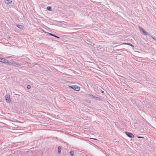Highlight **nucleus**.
I'll use <instances>...</instances> for the list:
<instances>
[{
    "instance_id": "9",
    "label": "nucleus",
    "mask_w": 156,
    "mask_h": 156,
    "mask_svg": "<svg viewBox=\"0 0 156 156\" xmlns=\"http://www.w3.org/2000/svg\"><path fill=\"white\" fill-rule=\"evenodd\" d=\"M58 153H60L61 151V146H59L58 147Z\"/></svg>"
},
{
    "instance_id": "6",
    "label": "nucleus",
    "mask_w": 156,
    "mask_h": 156,
    "mask_svg": "<svg viewBox=\"0 0 156 156\" xmlns=\"http://www.w3.org/2000/svg\"><path fill=\"white\" fill-rule=\"evenodd\" d=\"M88 96H90L91 97H92V98H95L97 100H98V99H100V98H99V97L94 96H93V95H91V94H88Z\"/></svg>"
},
{
    "instance_id": "16",
    "label": "nucleus",
    "mask_w": 156,
    "mask_h": 156,
    "mask_svg": "<svg viewBox=\"0 0 156 156\" xmlns=\"http://www.w3.org/2000/svg\"><path fill=\"white\" fill-rule=\"evenodd\" d=\"M137 137L138 138L140 139V138H144V137L143 136H137Z\"/></svg>"
},
{
    "instance_id": "8",
    "label": "nucleus",
    "mask_w": 156,
    "mask_h": 156,
    "mask_svg": "<svg viewBox=\"0 0 156 156\" xmlns=\"http://www.w3.org/2000/svg\"><path fill=\"white\" fill-rule=\"evenodd\" d=\"M48 34H49V35H50L51 36L54 37H56V38H60L59 37H58L56 35H54V34H52L51 33H49Z\"/></svg>"
},
{
    "instance_id": "20",
    "label": "nucleus",
    "mask_w": 156,
    "mask_h": 156,
    "mask_svg": "<svg viewBox=\"0 0 156 156\" xmlns=\"http://www.w3.org/2000/svg\"><path fill=\"white\" fill-rule=\"evenodd\" d=\"M101 92L102 93H103L104 92L103 91H101Z\"/></svg>"
},
{
    "instance_id": "1",
    "label": "nucleus",
    "mask_w": 156,
    "mask_h": 156,
    "mask_svg": "<svg viewBox=\"0 0 156 156\" xmlns=\"http://www.w3.org/2000/svg\"><path fill=\"white\" fill-rule=\"evenodd\" d=\"M0 62L12 66L14 65L15 64L14 63L12 62L5 58L1 57H0Z\"/></svg>"
},
{
    "instance_id": "10",
    "label": "nucleus",
    "mask_w": 156,
    "mask_h": 156,
    "mask_svg": "<svg viewBox=\"0 0 156 156\" xmlns=\"http://www.w3.org/2000/svg\"><path fill=\"white\" fill-rule=\"evenodd\" d=\"M16 26L20 29H23V26L21 25H17Z\"/></svg>"
},
{
    "instance_id": "17",
    "label": "nucleus",
    "mask_w": 156,
    "mask_h": 156,
    "mask_svg": "<svg viewBox=\"0 0 156 156\" xmlns=\"http://www.w3.org/2000/svg\"><path fill=\"white\" fill-rule=\"evenodd\" d=\"M151 37L153 39H154V40H156V39H155V38H154V37Z\"/></svg>"
},
{
    "instance_id": "2",
    "label": "nucleus",
    "mask_w": 156,
    "mask_h": 156,
    "mask_svg": "<svg viewBox=\"0 0 156 156\" xmlns=\"http://www.w3.org/2000/svg\"><path fill=\"white\" fill-rule=\"evenodd\" d=\"M139 28L140 30V31L141 33L142 34H143L145 35L150 36V34H148L147 32L144 30V29L143 28L140 27V26H139Z\"/></svg>"
},
{
    "instance_id": "5",
    "label": "nucleus",
    "mask_w": 156,
    "mask_h": 156,
    "mask_svg": "<svg viewBox=\"0 0 156 156\" xmlns=\"http://www.w3.org/2000/svg\"><path fill=\"white\" fill-rule=\"evenodd\" d=\"M6 101L8 103H10L11 101L10 96L6 95L5 96Z\"/></svg>"
},
{
    "instance_id": "12",
    "label": "nucleus",
    "mask_w": 156,
    "mask_h": 156,
    "mask_svg": "<svg viewBox=\"0 0 156 156\" xmlns=\"http://www.w3.org/2000/svg\"><path fill=\"white\" fill-rule=\"evenodd\" d=\"M127 44L129 46H131L133 47H134V46L133 45L131 44V43H124L123 44Z\"/></svg>"
},
{
    "instance_id": "7",
    "label": "nucleus",
    "mask_w": 156,
    "mask_h": 156,
    "mask_svg": "<svg viewBox=\"0 0 156 156\" xmlns=\"http://www.w3.org/2000/svg\"><path fill=\"white\" fill-rule=\"evenodd\" d=\"M5 3L7 4H11L12 2V0H5Z\"/></svg>"
},
{
    "instance_id": "14",
    "label": "nucleus",
    "mask_w": 156,
    "mask_h": 156,
    "mask_svg": "<svg viewBox=\"0 0 156 156\" xmlns=\"http://www.w3.org/2000/svg\"><path fill=\"white\" fill-rule=\"evenodd\" d=\"M51 7L50 6H48L47 7V10H51Z\"/></svg>"
},
{
    "instance_id": "19",
    "label": "nucleus",
    "mask_w": 156,
    "mask_h": 156,
    "mask_svg": "<svg viewBox=\"0 0 156 156\" xmlns=\"http://www.w3.org/2000/svg\"><path fill=\"white\" fill-rule=\"evenodd\" d=\"M94 139V140H97V139H94H94Z\"/></svg>"
},
{
    "instance_id": "4",
    "label": "nucleus",
    "mask_w": 156,
    "mask_h": 156,
    "mask_svg": "<svg viewBox=\"0 0 156 156\" xmlns=\"http://www.w3.org/2000/svg\"><path fill=\"white\" fill-rule=\"evenodd\" d=\"M125 133L130 138H133L134 137V136L131 133L126 131L125 132Z\"/></svg>"
},
{
    "instance_id": "15",
    "label": "nucleus",
    "mask_w": 156,
    "mask_h": 156,
    "mask_svg": "<svg viewBox=\"0 0 156 156\" xmlns=\"http://www.w3.org/2000/svg\"><path fill=\"white\" fill-rule=\"evenodd\" d=\"M27 88L28 89H29L30 88H31V86L30 85H27Z\"/></svg>"
},
{
    "instance_id": "18",
    "label": "nucleus",
    "mask_w": 156,
    "mask_h": 156,
    "mask_svg": "<svg viewBox=\"0 0 156 156\" xmlns=\"http://www.w3.org/2000/svg\"><path fill=\"white\" fill-rule=\"evenodd\" d=\"M132 90H133V89L132 88H131L130 89V90L132 91Z\"/></svg>"
},
{
    "instance_id": "13",
    "label": "nucleus",
    "mask_w": 156,
    "mask_h": 156,
    "mask_svg": "<svg viewBox=\"0 0 156 156\" xmlns=\"http://www.w3.org/2000/svg\"><path fill=\"white\" fill-rule=\"evenodd\" d=\"M70 154L71 156H74V151H71L70 152Z\"/></svg>"
},
{
    "instance_id": "11",
    "label": "nucleus",
    "mask_w": 156,
    "mask_h": 156,
    "mask_svg": "<svg viewBox=\"0 0 156 156\" xmlns=\"http://www.w3.org/2000/svg\"><path fill=\"white\" fill-rule=\"evenodd\" d=\"M74 27H76L75 25H74L73 26ZM76 27H77V28H75V29H80L81 28V27H82V26H80V25H78L76 26Z\"/></svg>"
},
{
    "instance_id": "3",
    "label": "nucleus",
    "mask_w": 156,
    "mask_h": 156,
    "mask_svg": "<svg viewBox=\"0 0 156 156\" xmlns=\"http://www.w3.org/2000/svg\"><path fill=\"white\" fill-rule=\"evenodd\" d=\"M69 87L76 91H79L80 90V87L77 85H72L71 86H69Z\"/></svg>"
}]
</instances>
